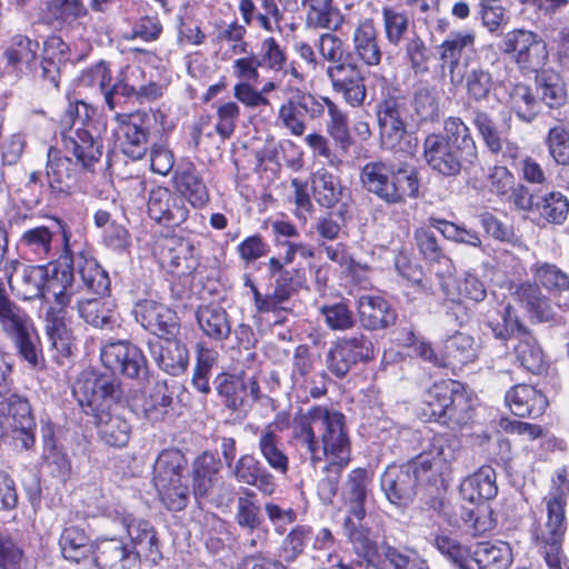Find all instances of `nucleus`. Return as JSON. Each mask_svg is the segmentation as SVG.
I'll list each match as a JSON object with an SVG mask.
<instances>
[{
    "label": "nucleus",
    "instance_id": "obj_21",
    "mask_svg": "<svg viewBox=\"0 0 569 569\" xmlns=\"http://www.w3.org/2000/svg\"><path fill=\"white\" fill-rule=\"evenodd\" d=\"M377 118L382 146L402 150V142L408 137L405 102L392 96L383 98L377 106Z\"/></svg>",
    "mask_w": 569,
    "mask_h": 569
},
{
    "label": "nucleus",
    "instance_id": "obj_59",
    "mask_svg": "<svg viewBox=\"0 0 569 569\" xmlns=\"http://www.w3.org/2000/svg\"><path fill=\"white\" fill-rule=\"evenodd\" d=\"M63 313L56 312L53 307L46 315V331L51 347L59 356L68 357L72 352V338L63 322Z\"/></svg>",
    "mask_w": 569,
    "mask_h": 569
},
{
    "label": "nucleus",
    "instance_id": "obj_58",
    "mask_svg": "<svg viewBox=\"0 0 569 569\" xmlns=\"http://www.w3.org/2000/svg\"><path fill=\"white\" fill-rule=\"evenodd\" d=\"M442 290L447 298L453 301L458 298H465L480 302L487 296L485 283L470 272H467L462 278L445 281Z\"/></svg>",
    "mask_w": 569,
    "mask_h": 569
},
{
    "label": "nucleus",
    "instance_id": "obj_60",
    "mask_svg": "<svg viewBox=\"0 0 569 569\" xmlns=\"http://www.w3.org/2000/svg\"><path fill=\"white\" fill-rule=\"evenodd\" d=\"M535 211L547 222L561 224L569 212V200L560 191H550L537 197Z\"/></svg>",
    "mask_w": 569,
    "mask_h": 569
},
{
    "label": "nucleus",
    "instance_id": "obj_33",
    "mask_svg": "<svg viewBox=\"0 0 569 569\" xmlns=\"http://www.w3.org/2000/svg\"><path fill=\"white\" fill-rule=\"evenodd\" d=\"M153 339L148 342L149 351L158 367L170 376H180L189 365L187 347L174 337Z\"/></svg>",
    "mask_w": 569,
    "mask_h": 569
},
{
    "label": "nucleus",
    "instance_id": "obj_34",
    "mask_svg": "<svg viewBox=\"0 0 569 569\" xmlns=\"http://www.w3.org/2000/svg\"><path fill=\"white\" fill-rule=\"evenodd\" d=\"M230 470L238 482L254 487L264 496L276 492L277 482L273 475L252 455H242Z\"/></svg>",
    "mask_w": 569,
    "mask_h": 569
},
{
    "label": "nucleus",
    "instance_id": "obj_56",
    "mask_svg": "<svg viewBox=\"0 0 569 569\" xmlns=\"http://www.w3.org/2000/svg\"><path fill=\"white\" fill-rule=\"evenodd\" d=\"M381 20L383 34L389 44L398 47L408 39L407 34L411 22L405 10L393 6H385L381 9Z\"/></svg>",
    "mask_w": 569,
    "mask_h": 569
},
{
    "label": "nucleus",
    "instance_id": "obj_29",
    "mask_svg": "<svg viewBox=\"0 0 569 569\" xmlns=\"http://www.w3.org/2000/svg\"><path fill=\"white\" fill-rule=\"evenodd\" d=\"M46 178L48 191L56 197L68 196L77 187L78 164L50 147L47 153Z\"/></svg>",
    "mask_w": 569,
    "mask_h": 569
},
{
    "label": "nucleus",
    "instance_id": "obj_63",
    "mask_svg": "<svg viewBox=\"0 0 569 569\" xmlns=\"http://www.w3.org/2000/svg\"><path fill=\"white\" fill-rule=\"evenodd\" d=\"M218 473V466L212 455L203 453L193 465V495L197 499L209 495L213 479Z\"/></svg>",
    "mask_w": 569,
    "mask_h": 569
},
{
    "label": "nucleus",
    "instance_id": "obj_41",
    "mask_svg": "<svg viewBox=\"0 0 569 569\" xmlns=\"http://www.w3.org/2000/svg\"><path fill=\"white\" fill-rule=\"evenodd\" d=\"M39 43L27 37L18 36L12 40L11 46L4 51V70L8 74L20 77L31 71L36 64Z\"/></svg>",
    "mask_w": 569,
    "mask_h": 569
},
{
    "label": "nucleus",
    "instance_id": "obj_1",
    "mask_svg": "<svg viewBox=\"0 0 569 569\" xmlns=\"http://www.w3.org/2000/svg\"><path fill=\"white\" fill-rule=\"evenodd\" d=\"M292 439L306 449L313 465L327 461L318 482V496L330 503L339 489L342 471L350 462L351 446L345 416L323 406H313L297 415L291 425Z\"/></svg>",
    "mask_w": 569,
    "mask_h": 569
},
{
    "label": "nucleus",
    "instance_id": "obj_64",
    "mask_svg": "<svg viewBox=\"0 0 569 569\" xmlns=\"http://www.w3.org/2000/svg\"><path fill=\"white\" fill-rule=\"evenodd\" d=\"M540 99L550 108H558L566 101L567 93L561 77L555 71H542L537 74Z\"/></svg>",
    "mask_w": 569,
    "mask_h": 569
},
{
    "label": "nucleus",
    "instance_id": "obj_25",
    "mask_svg": "<svg viewBox=\"0 0 569 569\" xmlns=\"http://www.w3.org/2000/svg\"><path fill=\"white\" fill-rule=\"evenodd\" d=\"M326 76L331 89L340 94L345 102L353 108L361 107L367 97L365 78L355 63L346 62L328 66Z\"/></svg>",
    "mask_w": 569,
    "mask_h": 569
},
{
    "label": "nucleus",
    "instance_id": "obj_51",
    "mask_svg": "<svg viewBox=\"0 0 569 569\" xmlns=\"http://www.w3.org/2000/svg\"><path fill=\"white\" fill-rule=\"evenodd\" d=\"M513 351L517 361L529 372L538 375L546 369L547 361L545 352L528 328L520 333L513 347Z\"/></svg>",
    "mask_w": 569,
    "mask_h": 569
},
{
    "label": "nucleus",
    "instance_id": "obj_30",
    "mask_svg": "<svg viewBox=\"0 0 569 569\" xmlns=\"http://www.w3.org/2000/svg\"><path fill=\"white\" fill-rule=\"evenodd\" d=\"M475 44V30L466 29L450 32L438 47L441 68L443 71H448L452 84H458L463 80V76L458 71L460 58L463 51L472 50Z\"/></svg>",
    "mask_w": 569,
    "mask_h": 569
},
{
    "label": "nucleus",
    "instance_id": "obj_19",
    "mask_svg": "<svg viewBox=\"0 0 569 569\" xmlns=\"http://www.w3.org/2000/svg\"><path fill=\"white\" fill-rule=\"evenodd\" d=\"M214 389L222 403L230 410L237 411L246 407L248 400L258 401L262 393L254 376L222 372L213 381Z\"/></svg>",
    "mask_w": 569,
    "mask_h": 569
},
{
    "label": "nucleus",
    "instance_id": "obj_7",
    "mask_svg": "<svg viewBox=\"0 0 569 569\" xmlns=\"http://www.w3.org/2000/svg\"><path fill=\"white\" fill-rule=\"evenodd\" d=\"M0 326L3 332L13 340L19 355L32 368L40 366L42 357L39 337L29 315L13 302L6 292L0 280Z\"/></svg>",
    "mask_w": 569,
    "mask_h": 569
},
{
    "label": "nucleus",
    "instance_id": "obj_9",
    "mask_svg": "<svg viewBox=\"0 0 569 569\" xmlns=\"http://www.w3.org/2000/svg\"><path fill=\"white\" fill-rule=\"evenodd\" d=\"M188 461L178 449L160 452L153 467V482L169 510H182L189 498V488L182 482Z\"/></svg>",
    "mask_w": 569,
    "mask_h": 569
},
{
    "label": "nucleus",
    "instance_id": "obj_6",
    "mask_svg": "<svg viewBox=\"0 0 569 569\" xmlns=\"http://www.w3.org/2000/svg\"><path fill=\"white\" fill-rule=\"evenodd\" d=\"M0 326L3 332L13 340L19 355L32 368L40 366L42 357L39 337L29 315L13 302L6 292L0 280Z\"/></svg>",
    "mask_w": 569,
    "mask_h": 569
},
{
    "label": "nucleus",
    "instance_id": "obj_13",
    "mask_svg": "<svg viewBox=\"0 0 569 569\" xmlns=\"http://www.w3.org/2000/svg\"><path fill=\"white\" fill-rule=\"evenodd\" d=\"M70 233L66 224L53 219L48 224L36 226L24 230L19 239V247L24 253L39 260H56L71 253Z\"/></svg>",
    "mask_w": 569,
    "mask_h": 569
},
{
    "label": "nucleus",
    "instance_id": "obj_4",
    "mask_svg": "<svg viewBox=\"0 0 569 569\" xmlns=\"http://www.w3.org/2000/svg\"><path fill=\"white\" fill-rule=\"evenodd\" d=\"M569 497V470L557 469L550 479L549 491L543 498L547 519L539 537L542 569H569V559L562 542L568 528L566 507Z\"/></svg>",
    "mask_w": 569,
    "mask_h": 569
},
{
    "label": "nucleus",
    "instance_id": "obj_3",
    "mask_svg": "<svg viewBox=\"0 0 569 569\" xmlns=\"http://www.w3.org/2000/svg\"><path fill=\"white\" fill-rule=\"evenodd\" d=\"M443 134H429L423 142L427 164L446 177H455L463 168L476 166L478 149L469 127L458 117L443 122Z\"/></svg>",
    "mask_w": 569,
    "mask_h": 569
},
{
    "label": "nucleus",
    "instance_id": "obj_20",
    "mask_svg": "<svg viewBox=\"0 0 569 569\" xmlns=\"http://www.w3.org/2000/svg\"><path fill=\"white\" fill-rule=\"evenodd\" d=\"M460 441L452 435H436L429 447L428 451L421 453L417 458H425L429 463V479L432 485L446 486L450 480L453 463L456 462L460 452Z\"/></svg>",
    "mask_w": 569,
    "mask_h": 569
},
{
    "label": "nucleus",
    "instance_id": "obj_23",
    "mask_svg": "<svg viewBox=\"0 0 569 569\" xmlns=\"http://www.w3.org/2000/svg\"><path fill=\"white\" fill-rule=\"evenodd\" d=\"M114 120L118 123V133L122 137L123 153L133 160L141 159L148 150L150 113L146 111L116 113Z\"/></svg>",
    "mask_w": 569,
    "mask_h": 569
},
{
    "label": "nucleus",
    "instance_id": "obj_35",
    "mask_svg": "<svg viewBox=\"0 0 569 569\" xmlns=\"http://www.w3.org/2000/svg\"><path fill=\"white\" fill-rule=\"evenodd\" d=\"M63 146L81 163L82 168L93 171L102 154V146L87 127L67 129L62 132Z\"/></svg>",
    "mask_w": 569,
    "mask_h": 569
},
{
    "label": "nucleus",
    "instance_id": "obj_24",
    "mask_svg": "<svg viewBox=\"0 0 569 569\" xmlns=\"http://www.w3.org/2000/svg\"><path fill=\"white\" fill-rule=\"evenodd\" d=\"M501 49L512 54L521 68L530 70L542 67L548 58L545 42L536 33L526 30L508 32Z\"/></svg>",
    "mask_w": 569,
    "mask_h": 569
},
{
    "label": "nucleus",
    "instance_id": "obj_61",
    "mask_svg": "<svg viewBox=\"0 0 569 569\" xmlns=\"http://www.w3.org/2000/svg\"><path fill=\"white\" fill-rule=\"evenodd\" d=\"M256 497L254 491L246 488L237 499L236 522L249 533H253L262 523L260 507L256 502Z\"/></svg>",
    "mask_w": 569,
    "mask_h": 569
},
{
    "label": "nucleus",
    "instance_id": "obj_57",
    "mask_svg": "<svg viewBox=\"0 0 569 569\" xmlns=\"http://www.w3.org/2000/svg\"><path fill=\"white\" fill-rule=\"evenodd\" d=\"M42 460L49 472L66 481L71 472V461L62 447L56 443L52 430L43 433Z\"/></svg>",
    "mask_w": 569,
    "mask_h": 569
},
{
    "label": "nucleus",
    "instance_id": "obj_5",
    "mask_svg": "<svg viewBox=\"0 0 569 569\" xmlns=\"http://www.w3.org/2000/svg\"><path fill=\"white\" fill-rule=\"evenodd\" d=\"M362 187L387 204L403 203L419 194L417 170L403 162L375 160L367 162L360 172Z\"/></svg>",
    "mask_w": 569,
    "mask_h": 569
},
{
    "label": "nucleus",
    "instance_id": "obj_40",
    "mask_svg": "<svg viewBox=\"0 0 569 569\" xmlns=\"http://www.w3.org/2000/svg\"><path fill=\"white\" fill-rule=\"evenodd\" d=\"M370 482V472L365 468H356L349 472L342 489L349 516L355 517L359 521H362L366 516L365 503Z\"/></svg>",
    "mask_w": 569,
    "mask_h": 569
},
{
    "label": "nucleus",
    "instance_id": "obj_28",
    "mask_svg": "<svg viewBox=\"0 0 569 569\" xmlns=\"http://www.w3.org/2000/svg\"><path fill=\"white\" fill-rule=\"evenodd\" d=\"M160 263L177 277L191 274L198 268V253L190 240L170 237L158 246Z\"/></svg>",
    "mask_w": 569,
    "mask_h": 569
},
{
    "label": "nucleus",
    "instance_id": "obj_42",
    "mask_svg": "<svg viewBox=\"0 0 569 569\" xmlns=\"http://www.w3.org/2000/svg\"><path fill=\"white\" fill-rule=\"evenodd\" d=\"M200 330L209 339L223 341L231 335V323L227 310L219 305H201L196 311Z\"/></svg>",
    "mask_w": 569,
    "mask_h": 569
},
{
    "label": "nucleus",
    "instance_id": "obj_45",
    "mask_svg": "<svg viewBox=\"0 0 569 569\" xmlns=\"http://www.w3.org/2000/svg\"><path fill=\"white\" fill-rule=\"evenodd\" d=\"M88 13L82 0H47L42 20L54 28H71Z\"/></svg>",
    "mask_w": 569,
    "mask_h": 569
},
{
    "label": "nucleus",
    "instance_id": "obj_8",
    "mask_svg": "<svg viewBox=\"0 0 569 569\" xmlns=\"http://www.w3.org/2000/svg\"><path fill=\"white\" fill-rule=\"evenodd\" d=\"M0 326L3 332L13 340L19 355L32 368L40 366L42 357L39 337L29 315L13 302L6 292L0 280Z\"/></svg>",
    "mask_w": 569,
    "mask_h": 569
},
{
    "label": "nucleus",
    "instance_id": "obj_11",
    "mask_svg": "<svg viewBox=\"0 0 569 569\" xmlns=\"http://www.w3.org/2000/svg\"><path fill=\"white\" fill-rule=\"evenodd\" d=\"M470 409V401L458 381L436 383L426 393L423 412L440 423H466Z\"/></svg>",
    "mask_w": 569,
    "mask_h": 569
},
{
    "label": "nucleus",
    "instance_id": "obj_54",
    "mask_svg": "<svg viewBox=\"0 0 569 569\" xmlns=\"http://www.w3.org/2000/svg\"><path fill=\"white\" fill-rule=\"evenodd\" d=\"M475 562L478 569H508L512 562L510 546L503 541H485L477 546Z\"/></svg>",
    "mask_w": 569,
    "mask_h": 569
},
{
    "label": "nucleus",
    "instance_id": "obj_14",
    "mask_svg": "<svg viewBox=\"0 0 569 569\" xmlns=\"http://www.w3.org/2000/svg\"><path fill=\"white\" fill-rule=\"evenodd\" d=\"M37 422L27 397L12 393L0 401V438L9 431L22 450L36 445Z\"/></svg>",
    "mask_w": 569,
    "mask_h": 569
},
{
    "label": "nucleus",
    "instance_id": "obj_16",
    "mask_svg": "<svg viewBox=\"0 0 569 569\" xmlns=\"http://www.w3.org/2000/svg\"><path fill=\"white\" fill-rule=\"evenodd\" d=\"M373 358L375 347L371 339L357 332L337 339L327 353L326 363L332 375L342 378L358 362H368Z\"/></svg>",
    "mask_w": 569,
    "mask_h": 569
},
{
    "label": "nucleus",
    "instance_id": "obj_52",
    "mask_svg": "<svg viewBox=\"0 0 569 569\" xmlns=\"http://www.w3.org/2000/svg\"><path fill=\"white\" fill-rule=\"evenodd\" d=\"M68 49L60 37H51L44 42L41 76L56 88L59 84L60 68L69 59Z\"/></svg>",
    "mask_w": 569,
    "mask_h": 569
},
{
    "label": "nucleus",
    "instance_id": "obj_26",
    "mask_svg": "<svg viewBox=\"0 0 569 569\" xmlns=\"http://www.w3.org/2000/svg\"><path fill=\"white\" fill-rule=\"evenodd\" d=\"M133 315L143 329L157 336V339L176 337L180 330L174 310L168 306L144 299L134 305Z\"/></svg>",
    "mask_w": 569,
    "mask_h": 569
},
{
    "label": "nucleus",
    "instance_id": "obj_47",
    "mask_svg": "<svg viewBox=\"0 0 569 569\" xmlns=\"http://www.w3.org/2000/svg\"><path fill=\"white\" fill-rule=\"evenodd\" d=\"M310 186L315 201L322 208L332 209L342 199L343 188L340 179L325 168L312 173Z\"/></svg>",
    "mask_w": 569,
    "mask_h": 569
},
{
    "label": "nucleus",
    "instance_id": "obj_31",
    "mask_svg": "<svg viewBox=\"0 0 569 569\" xmlns=\"http://www.w3.org/2000/svg\"><path fill=\"white\" fill-rule=\"evenodd\" d=\"M92 561L99 569H132L138 553L121 538H99L94 541Z\"/></svg>",
    "mask_w": 569,
    "mask_h": 569
},
{
    "label": "nucleus",
    "instance_id": "obj_27",
    "mask_svg": "<svg viewBox=\"0 0 569 569\" xmlns=\"http://www.w3.org/2000/svg\"><path fill=\"white\" fill-rule=\"evenodd\" d=\"M147 207L149 217L166 227H179L189 214L182 197L166 187H156L149 191Z\"/></svg>",
    "mask_w": 569,
    "mask_h": 569
},
{
    "label": "nucleus",
    "instance_id": "obj_32",
    "mask_svg": "<svg viewBox=\"0 0 569 569\" xmlns=\"http://www.w3.org/2000/svg\"><path fill=\"white\" fill-rule=\"evenodd\" d=\"M343 531L353 552L365 561L366 569H383L380 547L372 539L369 528L362 526L355 517L348 516L343 522Z\"/></svg>",
    "mask_w": 569,
    "mask_h": 569
},
{
    "label": "nucleus",
    "instance_id": "obj_22",
    "mask_svg": "<svg viewBox=\"0 0 569 569\" xmlns=\"http://www.w3.org/2000/svg\"><path fill=\"white\" fill-rule=\"evenodd\" d=\"M114 520L119 521L126 529L130 540L129 548L137 551L138 560L143 557L157 562L161 558L157 531L148 520L136 517L126 510L116 511Z\"/></svg>",
    "mask_w": 569,
    "mask_h": 569
},
{
    "label": "nucleus",
    "instance_id": "obj_15",
    "mask_svg": "<svg viewBox=\"0 0 569 569\" xmlns=\"http://www.w3.org/2000/svg\"><path fill=\"white\" fill-rule=\"evenodd\" d=\"M281 91L284 100L278 110L277 119L292 136L300 137L306 131L308 119L322 118V96H315L293 86H286Z\"/></svg>",
    "mask_w": 569,
    "mask_h": 569
},
{
    "label": "nucleus",
    "instance_id": "obj_44",
    "mask_svg": "<svg viewBox=\"0 0 569 569\" xmlns=\"http://www.w3.org/2000/svg\"><path fill=\"white\" fill-rule=\"evenodd\" d=\"M306 23L312 29L339 31L345 16L333 7V0H301Z\"/></svg>",
    "mask_w": 569,
    "mask_h": 569
},
{
    "label": "nucleus",
    "instance_id": "obj_12",
    "mask_svg": "<svg viewBox=\"0 0 569 569\" xmlns=\"http://www.w3.org/2000/svg\"><path fill=\"white\" fill-rule=\"evenodd\" d=\"M428 463L425 458H416L401 466H388L381 476V488L388 500L400 507L408 506L416 497L419 485L431 483Z\"/></svg>",
    "mask_w": 569,
    "mask_h": 569
},
{
    "label": "nucleus",
    "instance_id": "obj_50",
    "mask_svg": "<svg viewBox=\"0 0 569 569\" xmlns=\"http://www.w3.org/2000/svg\"><path fill=\"white\" fill-rule=\"evenodd\" d=\"M73 266L79 273L83 286L91 292L104 296L110 290L108 272L92 257L79 252L73 257Z\"/></svg>",
    "mask_w": 569,
    "mask_h": 569
},
{
    "label": "nucleus",
    "instance_id": "obj_49",
    "mask_svg": "<svg viewBox=\"0 0 569 569\" xmlns=\"http://www.w3.org/2000/svg\"><path fill=\"white\" fill-rule=\"evenodd\" d=\"M79 316L96 328H109L116 322L114 303L106 298H76Z\"/></svg>",
    "mask_w": 569,
    "mask_h": 569
},
{
    "label": "nucleus",
    "instance_id": "obj_17",
    "mask_svg": "<svg viewBox=\"0 0 569 569\" xmlns=\"http://www.w3.org/2000/svg\"><path fill=\"white\" fill-rule=\"evenodd\" d=\"M47 274L44 296H52L54 303L59 307L56 312L63 313L78 297L79 286L74 281L73 256L64 254L60 259L50 260L46 266Z\"/></svg>",
    "mask_w": 569,
    "mask_h": 569
},
{
    "label": "nucleus",
    "instance_id": "obj_55",
    "mask_svg": "<svg viewBox=\"0 0 569 569\" xmlns=\"http://www.w3.org/2000/svg\"><path fill=\"white\" fill-rule=\"evenodd\" d=\"M280 445V437L271 426H267L260 431L258 448L261 457L274 471L286 475L289 470V459Z\"/></svg>",
    "mask_w": 569,
    "mask_h": 569
},
{
    "label": "nucleus",
    "instance_id": "obj_43",
    "mask_svg": "<svg viewBox=\"0 0 569 569\" xmlns=\"http://www.w3.org/2000/svg\"><path fill=\"white\" fill-rule=\"evenodd\" d=\"M461 497L471 503L490 500L498 493L496 471L490 466L480 467L460 485Z\"/></svg>",
    "mask_w": 569,
    "mask_h": 569
},
{
    "label": "nucleus",
    "instance_id": "obj_48",
    "mask_svg": "<svg viewBox=\"0 0 569 569\" xmlns=\"http://www.w3.org/2000/svg\"><path fill=\"white\" fill-rule=\"evenodd\" d=\"M478 347L472 336L457 331L443 341V367L463 366L478 357Z\"/></svg>",
    "mask_w": 569,
    "mask_h": 569
},
{
    "label": "nucleus",
    "instance_id": "obj_39",
    "mask_svg": "<svg viewBox=\"0 0 569 569\" xmlns=\"http://www.w3.org/2000/svg\"><path fill=\"white\" fill-rule=\"evenodd\" d=\"M173 183L177 193L193 208L201 209L210 200L209 190L203 178L192 163L176 171Z\"/></svg>",
    "mask_w": 569,
    "mask_h": 569
},
{
    "label": "nucleus",
    "instance_id": "obj_53",
    "mask_svg": "<svg viewBox=\"0 0 569 569\" xmlns=\"http://www.w3.org/2000/svg\"><path fill=\"white\" fill-rule=\"evenodd\" d=\"M502 98L521 122L530 123L539 113V101L526 84H515L509 90L508 97L502 94Z\"/></svg>",
    "mask_w": 569,
    "mask_h": 569
},
{
    "label": "nucleus",
    "instance_id": "obj_62",
    "mask_svg": "<svg viewBox=\"0 0 569 569\" xmlns=\"http://www.w3.org/2000/svg\"><path fill=\"white\" fill-rule=\"evenodd\" d=\"M322 116L326 110L329 116L327 131L330 137L343 148L350 144V133L346 113L328 97H321Z\"/></svg>",
    "mask_w": 569,
    "mask_h": 569
},
{
    "label": "nucleus",
    "instance_id": "obj_36",
    "mask_svg": "<svg viewBox=\"0 0 569 569\" xmlns=\"http://www.w3.org/2000/svg\"><path fill=\"white\" fill-rule=\"evenodd\" d=\"M507 406L515 416L538 418L548 407L547 397L531 385H516L505 396Z\"/></svg>",
    "mask_w": 569,
    "mask_h": 569
},
{
    "label": "nucleus",
    "instance_id": "obj_10",
    "mask_svg": "<svg viewBox=\"0 0 569 569\" xmlns=\"http://www.w3.org/2000/svg\"><path fill=\"white\" fill-rule=\"evenodd\" d=\"M506 64L496 52L479 58L465 76L466 93L470 101L482 103L490 99L502 103V92L507 91Z\"/></svg>",
    "mask_w": 569,
    "mask_h": 569
},
{
    "label": "nucleus",
    "instance_id": "obj_37",
    "mask_svg": "<svg viewBox=\"0 0 569 569\" xmlns=\"http://www.w3.org/2000/svg\"><path fill=\"white\" fill-rule=\"evenodd\" d=\"M352 47L357 58L368 67H377L382 60L378 31L370 18L358 20L352 33Z\"/></svg>",
    "mask_w": 569,
    "mask_h": 569
},
{
    "label": "nucleus",
    "instance_id": "obj_18",
    "mask_svg": "<svg viewBox=\"0 0 569 569\" xmlns=\"http://www.w3.org/2000/svg\"><path fill=\"white\" fill-rule=\"evenodd\" d=\"M100 358L103 366L112 372H119L130 379L147 376V360L142 351L128 341H110L101 347Z\"/></svg>",
    "mask_w": 569,
    "mask_h": 569
},
{
    "label": "nucleus",
    "instance_id": "obj_46",
    "mask_svg": "<svg viewBox=\"0 0 569 569\" xmlns=\"http://www.w3.org/2000/svg\"><path fill=\"white\" fill-rule=\"evenodd\" d=\"M59 546L63 558L76 563L92 559L94 551V543L91 542L90 537L84 529L77 526H69L62 530Z\"/></svg>",
    "mask_w": 569,
    "mask_h": 569
},
{
    "label": "nucleus",
    "instance_id": "obj_2",
    "mask_svg": "<svg viewBox=\"0 0 569 569\" xmlns=\"http://www.w3.org/2000/svg\"><path fill=\"white\" fill-rule=\"evenodd\" d=\"M72 393L83 412L92 417L98 436L106 445L117 448L127 446L131 427L112 409L121 393L114 378L84 371L74 382Z\"/></svg>",
    "mask_w": 569,
    "mask_h": 569
},
{
    "label": "nucleus",
    "instance_id": "obj_38",
    "mask_svg": "<svg viewBox=\"0 0 569 569\" xmlns=\"http://www.w3.org/2000/svg\"><path fill=\"white\" fill-rule=\"evenodd\" d=\"M360 322L368 330H380L396 323L397 313L380 296L363 295L357 301Z\"/></svg>",
    "mask_w": 569,
    "mask_h": 569
}]
</instances>
